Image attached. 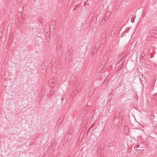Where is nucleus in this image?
I'll return each instance as SVG.
<instances>
[{"label":"nucleus","mask_w":157,"mask_h":157,"mask_svg":"<svg viewBox=\"0 0 157 157\" xmlns=\"http://www.w3.org/2000/svg\"><path fill=\"white\" fill-rule=\"evenodd\" d=\"M110 12H107L106 15H107V17H109V15H110Z\"/></svg>","instance_id":"obj_16"},{"label":"nucleus","mask_w":157,"mask_h":157,"mask_svg":"<svg viewBox=\"0 0 157 157\" xmlns=\"http://www.w3.org/2000/svg\"><path fill=\"white\" fill-rule=\"evenodd\" d=\"M55 25H56L55 24L54 25V24H53L52 25V27L53 28H54V27L55 26Z\"/></svg>","instance_id":"obj_21"},{"label":"nucleus","mask_w":157,"mask_h":157,"mask_svg":"<svg viewBox=\"0 0 157 157\" xmlns=\"http://www.w3.org/2000/svg\"><path fill=\"white\" fill-rule=\"evenodd\" d=\"M101 148H99L98 149V151L99 152H100V153H102V152L101 151Z\"/></svg>","instance_id":"obj_19"},{"label":"nucleus","mask_w":157,"mask_h":157,"mask_svg":"<svg viewBox=\"0 0 157 157\" xmlns=\"http://www.w3.org/2000/svg\"><path fill=\"white\" fill-rule=\"evenodd\" d=\"M144 56H141L140 58V59H141V58H144Z\"/></svg>","instance_id":"obj_23"},{"label":"nucleus","mask_w":157,"mask_h":157,"mask_svg":"<svg viewBox=\"0 0 157 157\" xmlns=\"http://www.w3.org/2000/svg\"><path fill=\"white\" fill-rule=\"evenodd\" d=\"M101 44H103V43H101ZM101 47V44L100 43H97L95 45V49H98Z\"/></svg>","instance_id":"obj_3"},{"label":"nucleus","mask_w":157,"mask_h":157,"mask_svg":"<svg viewBox=\"0 0 157 157\" xmlns=\"http://www.w3.org/2000/svg\"><path fill=\"white\" fill-rule=\"evenodd\" d=\"M130 30V29L129 28H127L125 29V31L127 32H128L129 30Z\"/></svg>","instance_id":"obj_15"},{"label":"nucleus","mask_w":157,"mask_h":157,"mask_svg":"<svg viewBox=\"0 0 157 157\" xmlns=\"http://www.w3.org/2000/svg\"><path fill=\"white\" fill-rule=\"evenodd\" d=\"M76 9H75V8H73V12L74 11H75V10H76Z\"/></svg>","instance_id":"obj_22"},{"label":"nucleus","mask_w":157,"mask_h":157,"mask_svg":"<svg viewBox=\"0 0 157 157\" xmlns=\"http://www.w3.org/2000/svg\"><path fill=\"white\" fill-rule=\"evenodd\" d=\"M73 52L72 50H67L66 55V59H70L72 57V53Z\"/></svg>","instance_id":"obj_1"},{"label":"nucleus","mask_w":157,"mask_h":157,"mask_svg":"<svg viewBox=\"0 0 157 157\" xmlns=\"http://www.w3.org/2000/svg\"><path fill=\"white\" fill-rule=\"evenodd\" d=\"M135 17H136V16H135L134 17V16L132 17V18L131 19V21L133 23L134 22V20H135Z\"/></svg>","instance_id":"obj_10"},{"label":"nucleus","mask_w":157,"mask_h":157,"mask_svg":"<svg viewBox=\"0 0 157 157\" xmlns=\"http://www.w3.org/2000/svg\"><path fill=\"white\" fill-rule=\"evenodd\" d=\"M44 66H46V65H45V63H44Z\"/></svg>","instance_id":"obj_26"},{"label":"nucleus","mask_w":157,"mask_h":157,"mask_svg":"<svg viewBox=\"0 0 157 157\" xmlns=\"http://www.w3.org/2000/svg\"><path fill=\"white\" fill-rule=\"evenodd\" d=\"M136 152H137L138 153H141L143 151V149H136Z\"/></svg>","instance_id":"obj_8"},{"label":"nucleus","mask_w":157,"mask_h":157,"mask_svg":"<svg viewBox=\"0 0 157 157\" xmlns=\"http://www.w3.org/2000/svg\"><path fill=\"white\" fill-rule=\"evenodd\" d=\"M157 32V31L156 30H150L149 31V33H150L151 34H156V33Z\"/></svg>","instance_id":"obj_6"},{"label":"nucleus","mask_w":157,"mask_h":157,"mask_svg":"<svg viewBox=\"0 0 157 157\" xmlns=\"http://www.w3.org/2000/svg\"><path fill=\"white\" fill-rule=\"evenodd\" d=\"M117 29V28L116 27L113 29L110 34V36H111L112 37L113 36V35L115 33Z\"/></svg>","instance_id":"obj_2"},{"label":"nucleus","mask_w":157,"mask_h":157,"mask_svg":"<svg viewBox=\"0 0 157 157\" xmlns=\"http://www.w3.org/2000/svg\"><path fill=\"white\" fill-rule=\"evenodd\" d=\"M139 145H137V146H135L134 147L135 148H136L137 149H142V147H139Z\"/></svg>","instance_id":"obj_9"},{"label":"nucleus","mask_w":157,"mask_h":157,"mask_svg":"<svg viewBox=\"0 0 157 157\" xmlns=\"http://www.w3.org/2000/svg\"><path fill=\"white\" fill-rule=\"evenodd\" d=\"M120 6V2L118 3V2H117V3H116V6L117 7H119Z\"/></svg>","instance_id":"obj_13"},{"label":"nucleus","mask_w":157,"mask_h":157,"mask_svg":"<svg viewBox=\"0 0 157 157\" xmlns=\"http://www.w3.org/2000/svg\"><path fill=\"white\" fill-rule=\"evenodd\" d=\"M109 149L110 151H112L115 149V147L114 145H113L111 147H109Z\"/></svg>","instance_id":"obj_4"},{"label":"nucleus","mask_w":157,"mask_h":157,"mask_svg":"<svg viewBox=\"0 0 157 157\" xmlns=\"http://www.w3.org/2000/svg\"><path fill=\"white\" fill-rule=\"evenodd\" d=\"M113 145L112 144L111 142L107 144L106 145V146L108 148H109V147H111Z\"/></svg>","instance_id":"obj_7"},{"label":"nucleus","mask_w":157,"mask_h":157,"mask_svg":"<svg viewBox=\"0 0 157 157\" xmlns=\"http://www.w3.org/2000/svg\"><path fill=\"white\" fill-rule=\"evenodd\" d=\"M59 41H58V44H59Z\"/></svg>","instance_id":"obj_27"},{"label":"nucleus","mask_w":157,"mask_h":157,"mask_svg":"<svg viewBox=\"0 0 157 157\" xmlns=\"http://www.w3.org/2000/svg\"><path fill=\"white\" fill-rule=\"evenodd\" d=\"M145 54V52H143L141 54V56H144Z\"/></svg>","instance_id":"obj_17"},{"label":"nucleus","mask_w":157,"mask_h":157,"mask_svg":"<svg viewBox=\"0 0 157 157\" xmlns=\"http://www.w3.org/2000/svg\"><path fill=\"white\" fill-rule=\"evenodd\" d=\"M108 17H107V15H106L104 17V19L102 20V21H103L104 20V21L107 20L108 19Z\"/></svg>","instance_id":"obj_11"},{"label":"nucleus","mask_w":157,"mask_h":157,"mask_svg":"<svg viewBox=\"0 0 157 157\" xmlns=\"http://www.w3.org/2000/svg\"><path fill=\"white\" fill-rule=\"evenodd\" d=\"M141 61L143 62V63H144L145 61V60L144 59V58H141Z\"/></svg>","instance_id":"obj_14"},{"label":"nucleus","mask_w":157,"mask_h":157,"mask_svg":"<svg viewBox=\"0 0 157 157\" xmlns=\"http://www.w3.org/2000/svg\"><path fill=\"white\" fill-rule=\"evenodd\" d=\"M94 13L92 12L91 13L89 16L88 17V20H89L90 19H92L93 16L94 15Z\"/></svg>","instance_id":"obj_5"},{"label":"nucleus","mask_w":157,"mask_h":157,"mask_svg":"<svg viewBox=\"0 0 157 157\" xmlns=\"http://www.w3.org/2000/svg\"><path fill=\"white\" fill-rule=\"evenodd\" d=\"M68 137L69 138H71L72 137V135L71 134H68Z\"/></svg>","instance_id":"obj_18"},{"label":"nucleus","mask_w":157,"mask_h":157,"mask_svg":"<svg viewBox=\"0 0 157 157\" xmlns=\"http://www.w3.org/2000/svg\"><path fill=\"white\" fill-rule=\"evenodd\" d=\"M119 7H117V6H116L115 7V8H116L117 9Z\"/></svg>","instance_id":"obj_24"},{"label":"nucleus","mask_w":157,"mask_h":157,"mask_svg":"<svg viewBox=\"0 0 157 157\" xmlns=\"http://www.w3.org/2000/svg\"><path fill=\"white\" fill-rule=\"evenodd\" d=\"M59 123H60V122L59 121H59H58V122H57V124H58Z\"/></svg>","instance_id":"obj_25"},{"label":"nucleus","mask_w":157,"mask_h":157,"mask_svg":"<svg viewBox=\"0 0 157 157\" xmlns=\"http://www.w3.org/2000/svg\"><path fill=\"white\" fill-rule=\"evenodd\" d=\"M119 117V115H116L114 117V120L116 118H118V117Z\"/></svg>","instance_id":"obj_12"},{"label":"nucleus","mask_w":157,"mask_h":157,"mask_svg":"<svg viewBox=\"0 0 157 157\" xmlns=\"http://www.w3.org/2000/svg\"><path fill=\"white\" fill-rule=\"evenodd\" d=\"M54 84V82L53 81H52V82L51 83V85L53 87V85Z\"/></svg>","instance_id":"obj_20"},{"label":"nucleus","mask_w":157,"mask_h":157,"mask_svg":"<svg viewBox=\"0 0 157 157\" xmlns=\"http://www.w3.org/2000/svg\"><path fill=\"white\" fill-rule=\"evenodd\" d=\"M105 82V81L103 83H104V82Z\"/></svg>","instance_id":"obj_28"}]
</instances>
